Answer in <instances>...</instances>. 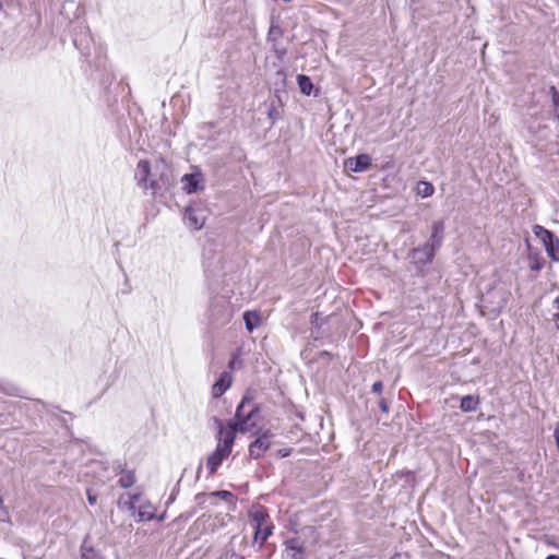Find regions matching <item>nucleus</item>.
Here are the masks:
<instances>
[{"label": "nucleus", "mask_w": 559, "mask_h": 559, "mask_svg": "<svg viewBox=\"0 0 559 559\" xmlns=\"http://www.w3.org/2000/svg\"><path fill=\"white\" fill-rule=\"evenodd\" d=\"M255 416V409L250 402L243 400L236 409L235 419L227 426H221L218 431V441L215 450L207 456L205 467L209 475H214L223 461L226 460L234 447L236 432H249L254 423H251Z\"/></svg>", "instance_id": "f257e3e1"}, {"label": "nucleus", "mask_w": 559, "mask_h": 559, "mask_svg": "<svg viewBox=\"0 0 559 559\" xmlns=\"http://www.w3.org/2000/svg\"><path fill=\"white\" fill-rule=\"evenodd\" d=\"M165 169L166 164L163 159H155L154 163L141 159L135 168V181L141 189L150 190L155 194L168 185Z\"/></svg>", "instance_id": "f03ea898"}, {"label": "nucleus", "mask_w": 559, "mask_h": 559, "mask_svg": "<svg viewBox=\"0 0 559 559\" xmlns=\"http://www.w3.org/2000/svg\"><path fill=\"white\" fill-rule=\"evenodd\" d=\"M533 233L543 242L548 257L559 262V238L540 225H535Z\"/></svg>", "instance_id": "7ed1b4c3"}, {"label": "nucleus", "mask_w": 559, "mask_h": 559, "mask_svg": "<svg viewBox=\"0 0 559 559\" xmlns=\"http://www.w3.org/2000/svg\"><path fill=\"white\" fill-rule=\"evenodd\" d=\"M271 430L262 431L257 439L249 445V455L253 460L260 459L271 447V439L273 438Z\"/></svg>", "instance_id": "20e7f679"}, {"label": "nucleus", "mask_w": 559, "mask_h": 559, "mask_svg": "<svg viewBox=\"0 0 559 559\" xmlns=\"http://www.w3.org/2000/svg\"><path fill=\"white\" fill-rule=\"evenodd\" d=\"M306 548L298 537L289 538L284 543L283 559H306Z\"/></svg>", "instance_id": "39448f33"}, {"label": "nucleus", "mask_w": 559, "mask_h": 559, "mask_svg": "<svg viewBox=\"0 0 559 559\" xmlns=\"http://www.w3.org/2000/svg\"><path fill=\"white\" fill-rule=\"evenodd\" d=\"M181 182L187 193H193L203 188V176L201 173L187 174L182 177Z\"/></svg>", "instance_id": "423d86ee"}, {"label": "nucleus", "mask_w": 559, "mask_h": 559, "mask_svg": "<svg viewBox=\"0 0 559 559\" xmlns=\"http://www.w3.org/2000/svg\"><path fill=\"white\" fill-rule=\"evenodd\" d=\"M371 165V157L367 154H360L354 158L346 160V167L352 171L361 173L367 170Z\"/></svg>", "instance_id": "0eeeda50"}, {"label": "nucleus", "mask_w": 559, "mask_h": 559, "mask_svg": "<svg viewBox=\"0 0 559 559\" xmlns=\"http://www.w3.org/2000/svg\"><path fill=\"white\" fill-rule=\"evenodd\" d=\"M231 384V374L227 371L221 373L219 379L212 386V395L214 397L222 396Z\"/></svg>", "instance_id": "6e6552de"}, {"label": "nucleus", "mask_w": 559, "mask_h": 559, "mask_svg": "<svg viewBox=\"0 0 559 559\" xmlns=\"http://www.w3.org/2000/svg\"><path fill=\"white\" fill-rule=\"evenodd\" d=\"M185 219L189 227L201 229L204 225V216L195 209L189 207L186 210Z\"/></svg>", "instance_id": "1a4fd4ad"}, {"label": "nucleus", "mask_w": 559, "mask_h": 559, "mask_svg": "<svg viewBox=\"0 0 559 559\" xmlns=\"http://www.w3.org/2000/svg\"><path fill=\"white\" fill-rule=\"evenodd\" d=\"M249 516L250 523L253 527L258 525H264L270 522V518L266 510L261 506L253 507L250 510Z\"/></svg>", "instance_id": "9d476101"}, {"label": "nucleus", "mask_w": 559, "mask_h": 559, "mask_svg": "<svg viewBox=\"0 0 559 559\" xmlns=\"http://www.w3.org/2000/svg\"><path fill=\"white\" fill-rule=\"evenodd\" d=\"M436 250H438V249L427 242L420 249L414 250V258L419 263H423V264L429 263L433 259Z\"/></svg>", "instance_id": "9b49d317"}, {"label": "nucleus", "mask_w": 559, "mask_h": 559, "mask_svg": "<svg viewBox=\"0 0 559 559\" xmlns=\"http://www.w3.org/2000/svg\"><path fill=\"white\" fill-rule=\"evenodd\" d=\"M444 233V224L442 221L435 222L431 226V236L428 241L432 247L439 249L442 243Z\"/></svg>", "instance_id": "f8f14e48"}, {"label": "nucleus", "mask_w": 559, "mask_h": 559, "mask_svg": "<svg viewBox=\"0 0 559 559\" xmlns=\"http://www.w3.org/2000/svg\"><path fill=\"white\" fill-rule=\"evenodd\" d=\"M156 509L150 501H143L139 506V521H151L155 516Z\"/></svg>", "instance_id": "ddd939ff"}, {"label": "nucleus", "mask_w": 559, "mask_h": 559, "mask_svg": "<svg viewBox=\"0 0 559 559\" xmlns=\"http://www.w3.org/2000/svg\"><path fill=\"white\" fill-rule=\"evenodd\" d=\"M273 525L271 522L264 525L254 526V542L263 545L269 536L272 534Z\"/></svg>", "instance_id": "4468645a"}, {"label": "nucleus", "mask_w": 559, "mask_h": 559, "mask_svg": "<svg viewBox=\"0 0 559 559\" xmlns=\"http://www.w3.org/2000/svg\"><path fill=\"white\" fill-rule=\"evenodd\" d=\"M243 321L246 329L251 333L255 328L261 324V316L257 311H246L243 313Z\"/></svg>", "instance_id": "2eb2a0df"}, {"label": "nucleus", "mask_w": 559, "mask_h": 559, "mask_svg": "<svg viewBox=\"0 0 559 559\" xmlns=\"http://www.w3.org/2000/svg\"><path fill=\"white\" fill-rule=\"evenodd\" d=\"M478 399L473 395H465L461 399L460 408L463 412H473L478 406Z\"/></svg>", "instance_id": "dca6fc26"}, {"label": "nucleus", "mask_w": 559, "mask_h": 559, "mask_svg": "<svg viewBox=\"0 0 559 559\" xmlns=\"http://www.w3.org/2000/svg\"><path fill=\"white\" fill-rule=\"evenodd\" d=\"M297 82H298V86H299V90L302 94L305 95H310L311 92H312V88H313V84L310 80V78H308L307 75H304V74H299L297 76Z\"/></svg>", "instance_id": "f3484780"}, {"label": "nucleus", "mask_w": 559, "mask_h": 559, "mask_svg": "<svg viewBox=\"0 0 559 559\" xmlns=\"http://www.w3.org/2000/svg\"><path fill=\"white\" fill-rule=\"evenodd\" d=\"M435 192V187L428 181H419L416 187L417 195L421 198L431 197Z\"/></svg>", "instance_id": "a211bd4d"}, {"label": "nucleus", "mask_w": 559, "mask_h": 559, "mask_svg": "<svg viewBox=\"0 0 559 559\" xmlns=\"http://www.w3.org/2000/svg\"><path fill=\"white\" fill-rule=\"evenodd\" d=\"M267 117L274 123L281 118L280 100L272 99L267 105Z\"/></svg>", "instance_id": "6ab92c4d"}, {"label": "nucleus", "mask_w": 559, "mask_h": 559, "mask_svg": "<svg viewBox=\"0 0 559 559\" xmlns=\"http://www.w3.org/2000/svg\"><path fill=\"white\" fill-rule=\"evenodd\" d=\"M118 483L122 488L131 487L135 483V477H134L133 472H131V471L122 472L119 477Z\"/></svg>", "instance_id": "aec40b11"}, {"label": "nucleus", "mask_w": 559, "mask_h": 559, "mask_svg": "<svg viewBox=\"0 0 559 559\" xmlns=\"http://www.w3.org/2000/svg\"><path fill=\"white\" fill-rule=\"evenodd\" d=\"M210 497H213V498L218 497L219 499H222L228 503H233L235 501L234 495L227 490H219V491L211 492Z\"/></svg>", "instance_id": "412c9836"}, {"label": "nucleus", "mask_w": 559, "mask_h": 559, "mask_svg": "<svg viewBox=\"0 0 559 559\" xmlns=\"http://www.w3.org/2000/svg\"><path fill=\"white\" fill-rule=\"evenodd\" d=\"M550 94L554 104L555 115L556 118L559 120V92L556 90V87L551 86Z\"/></svg>", "instance_id": "4be33fe9"}, {"label": "nucleus", "mask_w": 559, "mask_h": 559, "mask_svg": "<svg viewBox=\"0 0 559 559\" xmlns=\"http://www.w3.org/2000/svg\"><path fill=\"white\" fill-rule=\"evenodd\" d=\"M82 557L84 559H96V554L92 547H82Z\"/></svg>", "instance_id": "5701e85b"}, {"label": "nucleus", "mask_w": 559, "mask_h": 559, "mask_svg": "<svg viewBox=\"0 0 559 559\" xmlns=\"http://www.w3.org/2000/svg\"><path fill=\"white\" fill-rule=\"evenodd\" d=\"M140 501V496L133 495L129 496V500L123 502L129 510H133L135 508V503Z\"/></svg>", "instance_id": "b1692460"}, {"label": "nucleus", "mask_w": 559, "mask_h": 559, "mask_svg": "<svg viewBox=\"0 0 559 559\" xmlns=\"http://www.w3.org/2000/svg\"><path fill=\"white\" fill-rule=\"evenodd\" d=\"M292 453V449L290 448H283V449H280L277 451V456L280 457H286V456H289Z\"/></svg>", "instance_id": "393cba45"}, {"label": "nucleus", "mask_w": 559, "mask_h": 559, "mask_svg": "<svg viewBox=\"0 0 559 559\" xmlns=\"http://www.w3.org/2000/svg\"><path fill=\"white\" fill-rule=\"evenodd\" d=\"M383 389V384L381 381H377L372 384V392L380 393Z\"/></svg>", "instance_id": "a878e982"}, {"label": "nucleus", "mask_w": 559, "mask_h": 559, "mask_svg": "<svg viewBox=\"0 0 559 559\" xmlns=\"http://www.w3.org/2000/svg\"><path fill=\"white\" fill-rule=\"evenodd\" d=\"M379 406L380 408L383 411V412H388L389 411V406H388V403L385 400H381L380 403H379Z\"/></svg>", "instance_id": "bb28decb"}, {"label": "nucleus", "mask_w": 559, "mask_h": 559, "mask_svg": "<svg viewBox=\"0 0 559 559\" xmlns=\"http://www.w3.org/2000/svg\"><path fill=\"white\" fill-rule=\"evenodd\" d=\"M88 502L91 504H94L96 502V497L92 496V495H88Z\"/></svg>", "instance_id": "cd10ccee"}, {"label": "nucleus", "mask_w": 559, "mask_h": 559, "mask_svg": "<svg viewBox=\"0 0 559 559\" xmlns=\"http://www.w3.org/2000/svg\"><path fill=\"white\" fill-rule=\"evenodd\" d=\"M555 438H556V441H559V425L555 429Z\"/></svg>", "instance_id": "c85d7f7f"}, {"label": "nucleus", "mask_w": 559, "mask_h": 559, "mask_svg": "<svg viewBox=\"0 0 559 559\" xmlns=\"http://www.w3.org/2000/svg\"><path fill=\"white\" fill-rule=\"evenodd\" d=\"M554 305L559 310V296L554 300Z\"/></svg>", "instance_id": "c756f323"}, {"label": "nucleus", "mask_w": 559, "mask_h": 559, "mask_svg": "<svg viewBox=\"0 0 559 559\" xmlns=\"http://www.w3.org/2000/svg\"><path fill=\"white\" fill-rule=\"evenodd\" d=\"M546 559H559V556L550 555Z\"/></svg>", "instance_id": "7c9ffc66"}, {"label": "nucleus", "mask_w": 559, "mask_h": 559, "mask_svg": "<svg viewBox=\"0 0 559 559\" xmlns=\"http://www.w3.org/2000/svg\"><path fill=\"white\" fill-rule=\"evenodd\" d=\"M234 365H235V360H231L230 364H229V367L234 368Z\"/></svg>", "instance_id": "2f4dec72"}, {"label": "nucleus", "mask_w": 559, "mask_h": 559, "mask_svg": "<svg viewBox=\"0 0 559 559\" xmlns=\"http://www.w3.org/2000/svg\"><path fill=\"white\" fill-rule=\"evenodd\" d=\"M399 557H393L392 559H397Z\"/></svg>", "instance_id": "473e14b6"}]
</instances>
